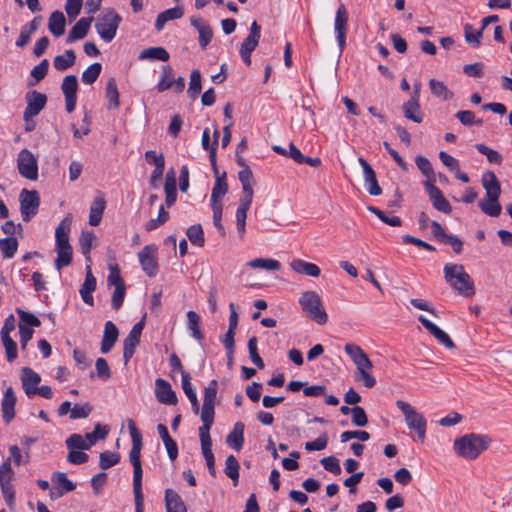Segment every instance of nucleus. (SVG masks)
I'll use <instances>...</instances> for the list:
<instances>
[{
  "mask_svg": "<svg viewBox=\"0 0 512 512\" xmlns=\"http://www.w3.org/2000/svg\"><path fill=\"white\" fill-rule=\"evenodd\" d=\"M25 100L27 102V106L24 110L23 118L25 121H28L42 111L46 105L47 96L34 90L26 94Z\"/></svg>",
  "mask_w": 512,
  "mask_h": 512,
  "instance_id": "2eb2a0df",
  "label": "nucleus"
},
{
  "mask_svg": "<svg viewBox=\"0 0 512 512\" xmlns=\"http://www.w3.org/2000/svg\"><path fill=\"white\" fill-rule=\"evenodd\" d=\"M444 279L453 290L464 297H472L475 294L474 282L462 264H446Z\"/></svg>",
  "mask_w": 512,
  "mask_h": 512,
  "instance_id": "423d86ee",
  "label": "nucleus"
},
{
  "mask_svg": "<svg viewBox=\"0 0 512 512\" xmlns=\"http://www.w3.org/2000/svg\"><path fill=\"white\" fill-rule=\"evenodd\" d=\"M481 181L486 194L485 197L479 201L478 206L486 215L498 217L502 210L499 203V197L501 195L500 183L492 171L485 172Z\"/></svg>",
  "mask_w": 512,
  "mask_h": 512,
  "instance_id": "f03ea898",
  "label": "nucleus"
},
{
  "mask_svg": "<svg viewBox=\"0 0 512 512\" xmlns=\"http://www.w3.org/2000/svg\"><path fill=\"white\" fill-rule=\"evenodd\" d=\"M200 323H201L200 316L196 312H194V311L187 312L188 329L190 330L191 335L197 340H202L204 337L203 333L201 331Z\"/></svg>",
  "mask_w": 512,
  "mask_h": 512,
  "instance_id": "c03bdc74",
  "label": "nucleus"
},
{
  "mask_svg": "<svg viewBox=\"0 0 512 512\" xmlns=\"http://www.w3.org/2000/svg\"><path fill=\"white\" fill-rule=\"evenodd\" d=\"M216 180L211 192L210 204L222 205V198L228 192V183L226 181V172L215 174Z\"/></svg>",
  "mask_w": 512,
  "mask_h": 512,
  "instance_id": "b1692460",
  "label": "nucleus"
},
{
  "mask_svg": "<svg viewBox=\"0 0 512 512\" xmlns=\"http://www.w3.org/2000/svg\"><path fill=\"white\" fill-rule=\"evenodd\" d=\"M65 17L62 12L55 11L49 17L48 28L49 31L55 36L60 37L65 32Z\"/></svg>",
  "mask_w": 512,
  "mask_h": 512,
  "instance_id": "e433bc0d",
  "label": "nucleus"
},
{
  "mask_svg": "<svg viewBox=\"0 0 512 512\" xmlns=\"http://www.w3.org/2000/svg\"><path fill=\"white\" fill-rule=\"evenodd\" d=\"M92 21V17L79 19L70 30L66 40L67 43H72L76 40L83 39L87 35Z\"/></svg>",
  "mask_w": 512,
  "mask_h": 512,
  "instance_id": "c85d7f7f",
  "label": "nucleus"
},
{
  "mask_svg": "<svg viewBox=\"0 0 512 512\" xmlns=\"http://www.w3.org/2000/svg\"><path fill=\"white\" fill-rule=\"evenodd\" d=\"M404 117L420 124L423 121V113L419 101L409 99L402 105Z\"/></svg>",
  "mask_w": 512,
  "mask_h": 512,
  "instance_id": "72a5a7b5",
  "label": "nucleus"
},
{
  "mask_svg": "<svg viewBox=\"0 0 512 512\" xmlns=\"http://www.w3.org/2000/svg\"><path fill=\"white\" fill-rule=\"evenodd\" d=\"M226 442L234 450H241L244 443V424L242 422L235 423L233 430L226 438Z\"/></svg>",
  "mask_w": 512,
  "mask_h": 512,
  "instance_id": "f704fd0d",
  "label": "nucleus"
},
{
  "mask_svg": "<svg viewBox=\"0 0 512 512\" xmlns=\"http://www.w3.org/2000/svg\"><path fill=\"white\" fill-rule=\"evenodd\" d=\"M126 293L125 284L115 286V290L112 294L111 306L113 309L118 310L123 304L124 297Z\"/></svg>",
  "mask_w": 512,
  "mask_h": 512,
  "instance_id": "69168bd1",
  "label": "nucleus"
},
{
  "mask_svg": "<svg viewBox=\"0 0 512 512\" xmlns=\"http://www.w3.org/2000/svg\"><path fill=\"white\" fill-rule=\"evenodd\" d=\"M18 248V241L15 237H7L0 240V251L4 258L14 257Z\"/></svg>",
  "mask_w": 512,
  "mask_h": 512,
  "instance_id": "de8ad7c7",
  "label": "nucleus"
},
{
  "mask_svg": "<svg viewBox=\"0 0 512 512\" xmlns=\"http://www.w3.org/2000/svg\"><path fill=\"white\" fill-rule=\"evenodd\" d=\"M16 404V395L12 387H8L4 393L1 407L3 413V420L9 423L15 416L14 407Z\"/></svg>",
  "mask_w": 512,
  "mask_h": 512,
  "instance_id": "cd10ccee",
  "label": "nucleus"
},
{
  "mask_svg": "<svg viewBox=\"0 0 512 512\" xmlns=\"http://www.w3.org/2000/svg\"><path fill=\"white\" fill-rule=\"evenodd\" d=\"M143 328L144 321L141 320L132 327L128 336L125 338L123 342V358L125 363H127L134 355L135 348L140 343V337Z\"/></svg>",
  "mask_w": 512,
  "mask_h": 512,
  "instance_id": "f3484780",
  "label": "nucleus"
},
{
  "mask_svg": "<svg viewBox=\"0 0 512 512\" xmlns=\"http://www.w3.org/2000/svg\"><path fill=\"white\" fill-rule=\"evenodd\" d=\"M106 97L109 100L110 107H112L114 109H118V107L120 105L119 91L117 88L116 80L113 77L108 79V82L106 85Z\"/></svg>",
  "mask_w": 512,
  "mask_h": 512,
  "instance_id": "09e8293b",
  "label": "nucleus"
},
{
  "mask_svg": "<svg viewBox=\"0 0 512 512\" xmlns=\"http://www.w3.org/2000/svg\"><path fill=\"white\" fill-rule=\"evenodd\" d=\"M248 351L251 361L259 368H264V362L257 351V338L255 336L248 340Z\"/></svg>",
  "mask_w": 512,
  "mask_h": 512,
  "instance_id": "13d9d810",
  "label": "nucleus"
},
{
  "mask_svg": "<svg viewBox=\"0 0 512 512\" xmlns=\"http://www.w3.org/2000/svg\"><path fill=\"white\" fill-rule=\"evenodd\" d=\"M359 164L361 165L364 173L365 183L368 188V192L370 195L378 196L382 193V189L378 184L376 174L371 167V165L362 157L358 159Z\"/></svg>",
  "mask_w": 512,
  "mask_h": 512,
  "instance_id": "5701e85b",
  "label": "nucleus"
},
{
  "mask_svg": "<svg viewBox=\"0 0 512 512\" xmlns=\"http://www.w3.org/2000/svg\"><path fill=\"white\" fill-rule=\"evenodd\" d=\"M72 225L71 214L66 215L55 229L57 258L54 265L58 271L69 266L73 259V249L69 242V234Z\"/></svg>",
  "mask_w": 512,
  "mask_h": 512,
  "instance_id": "f257e3e1",
  "label": "nucleus"
},
{
  "mask_svg": "<svg viewBox=\"0 0 512 512\" xmlns=\"http://www.w3.org/2000/svg\"><path fill=\"white\" fill-rule=\"evenodd\" d=\"M155 394L157 400L162 404L175 405L177 403V396L172 390L171 385L164 379L158 378L155 382Z\"/></svg>",
  "mask_w": 512,
  "mask_h": 512,
  "instance_id": "4be33fe9",
  "label": "nucleus"
},
{
  "mask_svg": "<svg viewBox=\"0 0 512 512\" xmlns=\"http://www.w3.org/2000/svg\"><path fill=\"white\" fill-rule=\"evenodd\" d=\"M290 267L294 272L304 274L310 277H319L321 273L320 268L316 264L306 262L302 259L292 260L290 263Z\"/></svg>",
  "mask_w": 512,
  "mask_h": 512,
  "instance_id": "c756f323",
  "label": "nucleus"
},
{
  "mask_svg": "<svg viewBox=\"0 0 512 512\" xmlns=\"http://www.w3.org/2000/svg\"><path fill=\"white\" fill-rule=\"evenodd\" d=\"M105 207L106 201L103 195H98L94 198L89 212V224L91 226H98L100 224Z\"/></svg>",
  "mask_w": 512,
  "mask_h": 512,
  "instance_id": "7c9ffc66",
  "label": "nucleus"
},
{
  "mask_svg": "<svg viewBox=\"0 0 512 512\" xmlns=\"http://www.w3.org/2000/svg\"><path fill=\"white\" fill-rule=\"evenodd\" d=\"M102 70V65L100 63H93L88 68H86L82 73V81L85 84H93L97 78L99 77Z\"/></svg>",
  "mask_w": 512,
  "mask_h": 512,
  "instance_id": "864d4df0",
  "label": "nucleus"
},
{
  "mask_svg": "<svg viewBox=\"0 0 512 512\" xmlns=\"http://www.w3.org/2000/svg\"><path fill=\"white\" fill-rule=\"evenodd\" d=\"M491 438L488 435L470 433L465 434L454 441L455 453L466 460H475L484 450H486Z\"/></svg>",
  "mask_w": 512,
  "mask_h": 512,
  "instance_id": "20e7f679",
  "label": "nucleus"
},
{
  "mask_svg": "<svg viewBox=\"0 0 512 512\" xmlns=\"http://www.w3.org/2000/svg\"><path fill=\"white\" fill-rule=\"evenodd\" d=\"M169 58H170L169 53L163 47H150V48L144 49L139 54L140 60L149 59V60H159V61L166 62L169 60Z\"/></svg>",
  "mask_w": 512,
  "mask_h": 512,
  "instance_id": "a19ab883",
  "label": "nucleus"
},
{
  "mask_svg": "<svg viewBox=\"0 0 512 512\" xmlns=\"http://www.w3.org/2000/svg\"><path fill=\"white\" fill-rule=\"evenodd\" d=\"M118 329L112 321H107L104 326V333L101 341V352L106 354L111 351L118 339Z\"/></svg>",
  "mask_w": 512,
  "mask_h": 512,
  "instance_id": "a878e982",
  "label": "nucleus"
},
{
  "mask_svg": "<svg viewBox=\"0 0 512 512\" xmlns=\"http://www.w3.org/2000/svg\"><path fill=\"white\" fill-rule=\"evenodd\" d=\"M344 350L356 366L355 379L362 382L367 388L374 387L376 379L372 375L373 364L366 352L359 345L353 343L346 344Z\"/></svg>",
  "mask_w": 512,
  "mask_h": 512,
  "instance_id": "39448f33",
  "label": "nucleus"
},
{
  "mask_svg": "<svg viewBox=\"0 0 512 512\" xmlns=\"http://www.w3.org/2000/svg\"><path fill=\"white\" fill-rule=\"evenodd\" d=\"M187 237L189 238L190 242L198 247H203L205 243L203 229L200 224H195L190 226L187 229Z\"/></svg>",
  "mask_w": 512,
  "mask_h": 512,
  "instance_id": "8fccbe9b",
  "label": "nucleus"
},
{
  "mask_svg": "<svg viewBox=\"0 0 512 512\" xmlns=\"http://www.w3.org/2000/svg\"><path fill=\"white\" fill-rule=\"evenodd\" d=\"M247 266L253 269H264L267 271H279L281 263L272 258H256L247 263Z\"/></svg>",
  "mask_w": 512,
  "mask_h": 512,
  "instance_id": "79ce46f5",
  "label": "nucleus"
},
{
  "mask_svg": "<svg viewBox=\"0 0 512 512\" xmlns=\"http://www.w3.org/2000/svg\"><path fill=\"white\" fill-rule=\"evenodd\" d=\"M429 87L431 93L441 100L447 101L454 97V93L442 81L432 78L429 80Z\"/></svg>",
  "mask_w": 512,
  "mask_h": 512,
  "instance_id": "4c0bfd02",
  "label": "nucleus"
},
{
  "mask_svg": "<svg viewBox=\"0 0 512 512\" xmlns=\"http://www.w3.org/2000/svg\"><path fill=\"white\" fill-rule=\"evenodd\" d=\"M174 84V71L170 66H164L162 68L161 79L157 85L159 92L170 89Z\"/></svg>",
  "mask_w": 512,
  "mask_h": 512,
  "instance_id": "3c124183",
  "label": "nucleus"
},
{
  "mask_svg": "<svg viewBox=\"0 0 512 512\" xmlns=\"http://www.w3.org/2000/svg\"><path fill=\"white\" fill-rule=\"evenodd\" d=\"M138 259L142 270L149 276L154 277L158 272L157 247L155 245H146L138 253Z\"/></svg>",
  "mask_w": 512,
  "mask_h": 512,
  "instance_id": "ddd939ff",
  "label": "nucleus"
},
{
  "mask_svg": "<svg viewBox=\"0 0 512 512\" xmlns=\"http://www.w3.org/2000/svg\"><path fill=\"white\" fill-rule=\"evenodd\" d=\"M191 25L197 30L199 45L204 50L213 38V30L209 23L201 17H192Z\"/></svg>",
  "mask_w": 512,
  "mask_h": 512,
  "instance_id": "aec40b11",
  "label": "nucleus"
},
{
  "mask_svg": "<svg viewBox=\"0 0 512 512\" xmlns=\"http://www.w3.org/2000/svg\"><path fill=\"white\" fill-rule=\"evenodd\" d=\"M455 116L463 125L472 126L482 124V120L476 119L475 114L469 110L459 111Z\"/></svg>",
  "mask_w": 512,
  "mask_h": 512,
  "instance_id": "0e129e2a",
  "label": "nucleus"
},
{
  "mask_svg": "<svg viewBox=\"0 0 512 512\" xmlns=\"http://www.w3.org/2000/svg\"><path fill=\"white\" fill-rule=\"evenodd\" d=\"M96 284V278L92 274L90 266H87L85 281L82 284V287L80 288L79 292L84 303L88 304L89 306L94 305V298L92 293L96 289Z\"/></svg>",
  "mask_w": 512,
  "mask_h": 512,
  "instance_id": "393cba45",
  "label": "nucleus"
},
{
  "mask_svg": "<svg viewBox=\"0 0 512 512\" xmlns=\"http://www.w3.org/2000/svg\"><path fill=\"white\" fill-rule=\"evenodd\" d=\"M76 55L73 50H66L64 54L57 55L53 60V66L58 71H65L75 64Z\"/></svg>",
  "mask_w": 512,
  "mask_h": 512,
  "instance_id": "58836bf2",
  "label": "nucleus"
},
{
  "mask_svg": "<svg viewBox=\"0 0 512 512\" xmlns=\"http://www.w3.org/2000/svg\"><path fill=\"white\" fill-rule=\"evenodd\" d=\"M66 445L69 450H88L90 449V444H87V441L80 434H72L66 440Z\"/></svg>",
  "mask_w": 512,
  "mask_h": 512,
  "instance_id": "4d7b16f0",
  "label": "nucleus"
},
{
  "mask_svg": "<svg viewBox=\"0 0 512 512\" xmlns=\"http://www.w3.org/2000/svg\"><path fill=\"white\" fill-rule=\"evenodd\" d=\"M260 36L261 27L256 21H253L250 26L249 35L244 39L240 50L253 52L259 43Z\"/></svg>",
  "mask_w": 512,
  "mask_h": 512,
  "instance_id": "c9c22d12",
  "label": "nucleus"
},
{
  "mask_svg": "<svg viewBox=\"0 0 512 512\" xmlns=\"http://www.w3.org/2000/svg\"><path fill=\"white\" fill-rule=\"evenodd\" d=\"M238 178L241 182L243 193L241 199H249L253 200L254 190L253 186L255 184L254 176L250 167H245V169H241L238 172Z\"/></svg>",
  "mask_w": 512,
  "mask_h": 512,
  "instance_id": "bb28decb",
  "label": "nucleus"
},
{
  "mask_svg": "<svg viewBox=\"0 0 512 512\" xmlns=\"http://www.w3.org/2000/svg\"><path fill=\"white\" fill-rule=\"evenodd\" d=\"M415 163L427 180H432L435 183V175L430 161L424 156H417Z\"/></svg>",
  "mask_w": 512,
  "mask_h": 512,
  "instance_id": "6e6d98bb",
  "label": "nucleus"
},
{
  "mask_svg": "<svg viewBox=\"0 0 512 512\" xmlns=\"http://www.w3.org/2000/svg\"><path fill=\"white\" fill-rule=\"evenodd\" d=\"M423 184L433 208L444 214H450L452 206L435 183L432 180H426Z\"/></svg>",
  "mask_w": 512,
  "mask_h": 512,
  "instance_id": "f8f14e48",
  "label": "nucleus"
},
{
  "mask_svg": "<svg viewBox=\"0 0 512 512\" xmlns=\"http://www.w3.org/2000/svg\"><path fill=\"white\" fill-rule=\"evenodd\" d=\"M418 320L424 326V328L427 329L429 331V333H431L435 337V339L439 343H441L442 345H444L445 347H447L449 349L455 348V343L453 342V340L449 337V335L445 331L440 329L438 326H436L434 323L429 321L423 315H420L418 317Z\"/></svg>",
  "mask_w": 512,
  "mask_h": 512,
  "instance_id": "412c9836",
  "label": "nucleus"
},
{
  "mask_svg": "<svg viewBox=\"0 0 512 512\" xmlns=\"http://www.w3.org/2000/svg\"><path fill=\"white\" fill-rule=\"evenodd\" d=\"M182 389L185 395L191 402L193 411L197 414L199 411V402L197 395L192 387L190 375L186 372H182Z\"/></svg>",
  "mask_w": 512,
  "mask_h": 512,
  "instance_id": "ea45409f",
  "label": "nucleus"
},
{
  "mask_svg": "<svg viewBox=\"0 0 512 512\" xmlns=\"http://www.w3.org/2000/svg\"><path fill=\"white\" fill-rule=\"evenodd\" d=\"M240 465L235 456L229 455L225 461V474L233 481L234 486L237 485L239 479Z\"/></svg>",
  "mask_w": 512,
  "mask_h": 512,
  "instance_id": "49530a36",
  "label": "nucleus"
},
{
  "mask_svg": "<svg viewBox=\"0 0 512 512\" xmlns=\"http://www.w3.org/2000/svg\"><path fill=\"white\" fill-rule=\"evenodd\" d=\"M352 423L358 427H364L368 423L365 410L360 406L352 407Z\"/></svg>",
  "mask_w": 512,
  "mask_h": 512,
  "instance_id": "338daca9",
  "label": "nucleus"
},
{
  "mask_svg": "<svg viewBox=\"0 0 512 512\" xmlns=\"http://www.w3.org/2000/svg\"><path fill=\"white\" fill-rule=\"evenodd\" d=\"M483 32H484V30H482V28L475 31L471 24L467 23L464 25L465 41L472 47H479L481 45V40L483 38Z\"/></svg>",
  "mask_w": 512,
  "mask_h": 512,
  "instance_id": "a18cd8bd",
  "label": "nucleus"
},
{
  "mask_svg": "<svg viewBox=\"0 0 512 512\" xmlns=\"http://www.w3.org/2000/svg\"><path fill=\"white\" fill-rule=\"evenodd\" d=\"M397 408L403 413L406 425L410 430H414L421 442L426 438L427 422L425 417L419 413L409 402L398 400Z\"/></svg>",
  "mask_w": 512,
  "mask_h": 512,
  "instance_id": "6e6552de",
  "label": "nucleus"
},
{
  "mask_svg": "<svg viewBox=\"0 0 512 512\" xmlns=\"http://www.w3.org/2000/svg\"><path fill=\"white\" fill-rule=\"evenodd\" d=\"M92 410L93 407L91 406L90 403L75 404L74 407L71 409L70 418L73 420L86 418L90 415Z\"/></svg>",
  "mask_w": 512,
  "mask_h": 512,
  "instance_id": "bf43d9fd",
  "label": "nucleus"
},
{
  "mask_svg": "<svg viewBox=\"0 0 512 512\" xmlns=\"http://www.w3.org/2000/svg\"><path fill=\"white\" fill-rule=\"evenodd\" d=\"M165 505L167 512H187L182 498L172 489L165 491Z\"/></svg>",
  "mask_w": 512,
  "mask_h": 512,
  "instance_id": "2f4dec72",
  "label": "nucleus"
},
{
  "mask_svg": "<svg viewBox=\"0 0 512 512\" xmlns=\"http://www.w3.org/2000/svg\"><path fill=\"white\" fill-rule=\"evenodd\" d=\"M62 92L65 97V108L68 113H72L75 110L78 81L75 75H67L64 77L62 85Z\"/></svg>",
  "mask_w": 512,
  "mask_h": 512,
  "instance_id": "dca6fc26",
  "label": "nucleus"
},
{
  "mask_svg": "<svg viewBox=\"0 0 512 512\" xmlns=\"http://www.w3.org/2000/svg\"><path fill=\"white\" fill-rule=\"evenodd\" d=\"M99 458V466L103 470L113 467L120 461L119 454L111 451H104L100 453Z\"/></svg>",
  "mask_w": 512,
  "mask_h": 512,
  "instance_id": "5fc2aeb1",
  "label": "nucleus"
},
{
  "mask_svg": "<svg viewBox=\"0 0 512 512\" xmlns=\"http://www.w3.org/2000/svg\"><path fill=\"white\" fill-rule=\"evenodd\" d=\"M21 382L25 394L32 398L36 395V389L41 382V376L29 367L21 370Z\"/></svg>",
  "mask_w": 512,
  "mask_h": 512,
  "instance_id": "6ab92c4d",
  "label": "nucleus"
},
{
  "mask_svg": "<svg viewBox=\"0 0 512 512\" xmlns=\"http://www.w3.org/2000/svg\"><path fill=\"white\" fill-rule=\"evenodd\" d=\"M251 203L252 200L249 199L240 198L239 200V205L236 210V226L237 231L240 234V238H243L245 234L247 211L249 210Z\"/></svg>",
  "mask_w": 512,
  "mask_h": 512,
  "instance_id": "473e14b6",
  "label": "nucleus"
},
{
  "mask_svg": "<svg viewBox=\"0 0 512 512\" xmlns=\"http://www.w3.org/2000/svg\"><path fill=\"white\" fill-rule=\"evenodd\" d=\"M121 21V16L115 10L109 9L98 18L95 29L101 39L109 43L115 38Z\"/></svg>",
  "mask_w": 512,
  "mask_h": 512,
  "instance_id": "1a4fd4ad",
  "label": "nucleus"
},
{
  "mask_svg": "<svg viewBox=\"0 0 512 512\" xmlns=\"http://www.w3.org/2000/svg\"><path fill=\"white\" fill-rule=\"evenodd\" d=\"M53 480L58 484L57 497L63 496L67 492H71L76 488V485L70 481L64 472H57L53 476Z\"/></svg>",
  "mask_w": 512,
  "mask_h": 512,
  "instance_id": "37998d69",
  "label": "nucleus"
},
{
  "mask_svg": "<svg viewBox=\"0 0 512 512\" xmlns=\"http://www.w3.org/2000/svg\"><path fill=\"white\" fill-rule=\"evenodd\" d=\"M17 168L22 177L31 181H36L38 179V163L31 151L22 149L19 152Z\"/></svg>",
  "mask_w": 512,
  "mask_h": 512,
  "instance_id": "9d476101",
  "label": "nucleus"
},
{
  "mask_svg": "<svg viewBox=\"0 0 512 512\" xmlns=\"http://www.w3.org/2000/svg\"><path fill=\"white\" fill-rule=\"evenodd\" d=\"M368 210L375 214L382 222L388 224L390 226H400L402 221L398 216H387L382 210L375 208L373 206H369Z\"/></svg>",
  "mask_w": 512,
  "mask_h": 512,
  "instance_id": "680f3d73",
  "label": "nucleus"
},
{
  "mask_svg": "<svg viewBox=\"0 0 512 512\" xmlns=\"http://www.w3.org/2000/svg\"><path fill=\"white\" fill-rule=\"evenodd\" d=\"M129 433L132 439V448L129 453V459L132 466L141 464L140 453L142 448V434L133 420H128Z\"/></svg>",
  "mask_w": 512,
  "mask_h": 512,
  "instance_id": "a211bd4d",
  "label": "nucleus"
},
{
  "mask_svg": "<svg viewBox=\"0 0 512 512\" xmlns=\"http://www.w3.org/2000/svg\"><path fill=\"white\" fill-rule=\"evenodd\" d=\"M201 90V73L198 69H195L191 72L190 83L187 92L191 98L195 99L200 94Z\"/></svg>",
  "mask_w": 512,
  "mask_h": 512,
  "instance_id": "603ef678",
  "label": "nucleus"
},
{
  "mask_svg": "<svg viewBox=\"0 0 512 512\" xmlns=\"http://www.w3.org/2000/svg\"><path fill=\"white\" fill-rule=\"evenodd\" d=\"M95 239L93 232H82L79 238V244L82 250V253L87 256L93 245V241Z\"/></svg>",
  "mask_w": 512,
  "mask_h": 512,
  "instance_id": "774afa93",
  "label": "nucleus"
},
{
  "mask_svg": "<svg viewBox=\"0 0 512 512\" xmlns=\"http://www.w3.org/2000/svg\"><path fill=\"white\" fill-rule=\"evenodd\" d=\"M476 149L481 154L485 155L487 157V160L490 163H494V164H500L501 163L502 156H501V154L498 151L493 150V149L489 148L488 146H486L484 144H477L476 145Z\"/></svg>",
  "mask_w": 512,
  "mask_h": 512,
  "instance_id": "052dcab7",
  "label": "nucleus"
},
{
  "mask_svg": "<svg viewBox=\"0 0 512 512\" xmlns=\"http://www.w3.org/2000/svg\"><path fill=\"white\" fill-rule=\"evenodd\" d=\"M3 346L6 352L7 361L12 362L17 358V344L16 342L9 336L1 338Z\"/></svg>",
  "mask_w": 512,
  "mask_h": 512,
  "instance_id": "e2e57ef3",
  "label": "nucleus"
},
{
  "mask_svg": "<svg viewBox=\"0 0 512 512\" xmlns=\"http://www.w3.org/2000/svg\"><path fill=\"white\" fill-rule=\"evenodd\" d=\"M299 304L310 319L320 325L327 322L328 315L323 307L320 296L315 291L302 293L299 298Z\"/></svg>",
  "mask_w": 512,
  "mask_h": 512,
  "instance_id": "0eeeda50",
  "label": "nucleus"
},
{
  "mask_svg": "<svg viewBox=\"0 0 512 512\" xmlns=\"http://www.w3.org/2000/svg\"><path fill=\"white\" fill-rule=\"evenodd\" d=\"M20 211L23 221L28 222L37 214L40 197L36 190L23 189L19 195Z\"/></svg>",
  "mask_w": 512,
  "mask_h": 512,
  "instance_id": "9b49d317",
  "label": "nucleus"
},
{
  "mask_svg": "<svg viewBox=\"0 0 512 512\" xmlns=\"http://www.w3.org/2000/svg\"><path fill=\"white\" fill-rule=\"evenodd\" d=\"M214 406L203 404L201 411L202 426L199 427V437L201 441V450L205 458L209 473L215 477V459L212 452V440L210 436V429L214 422Z\"/></svg>",
  "mask_w": 512,
  "mask_h": 512,
  "instance_id": "7ed1b4c3",
  "label": "nucleus"
},
{
  "mask_svg": "<svg viewBox=\"0 0 512 512\" xmlns=\"http://www.w3.org/2000/svg\"><path fill=\"white\" fill-rule=\"evenodd\" d=\"M348 11L343 3H340L336 10L334 20V31L336 34V40L340 51H342L346 44V33L348 26Z\"/></svg>",
  "mask_w": 512,
  "mask_h": 512,
  "instance_id": "4468645a",
  "label": "nucleus"
}]
</instances>
